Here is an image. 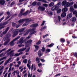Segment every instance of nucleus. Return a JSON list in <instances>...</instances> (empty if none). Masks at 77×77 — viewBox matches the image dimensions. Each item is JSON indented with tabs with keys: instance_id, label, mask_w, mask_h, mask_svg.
<instances>
[{
	"instance_id": "nucleus-1",
	"label": "nucleus",
	"mask_w": 77,
	"mask_h": 77,
	"mask_svg": "<svg viewBox=\"0 0 77 77\" xmlns=\"http://www.w3.org/2000/svg\"><path fill=\"white\" fill-rule=\"evenodd\" d=\"M25 21H26V23L23 25V27H24L26 26H27V25L29 24V22H30V19H21L18 21V23L20 25L17 26L16 27L17 28L19 27L20 26L24 23Z\"/></svg>"
},
{
	"instance_id": "nucleus-2",
	"label": "nucleus",
	"mask_w": 77,
	"mask_h": 77,
	"mask_svg": "<svg viewBox=\"0 0 77 77\" xmlns=\"http://www.w3.org/2000/svg\"><path fill=\"white\" fill-rule=\"evenodd\" d=\"M11 51V49H10L8 50L6 52L7 53L8 55H10V56H20V54H22V53L20 52L19 54H14V53H12L14 51V50H12L11 52L10 51Z\"/></svg>"
},
{
	"instance_id": "nucleus-3",
	"label": "nucleus",
	"mask_w": 77,
	"mask_h": 77,
	"mask_svg": "<svg viewBox=\"0 0 77 77\" xmlns=\"http://www.w3.org/2000/svg\"><path fill=\"white\" fill-rule=\"evenodd\" d=\"M26 29V28H24L21 29L20 30V29H16L14 30V34L13 35V37H15L18 34V32H20V33L19 34V35H21L22 34H23L22 32L24 31V30Z\"/></svg>"
},
{
	"instance_id": "nucleus-4",
	"label": "nucleus",
	"mask_w": 77,
	"mask_h": 77,
	"mask_svg": "<svg viewBox=\"0 0 77 77\" xmlns=\"http://www.w3.org/2000/svg\"><path fill=\"white\" fill-rule=\"evenodd\" d=\"M10 36L11 35L8 34V35L5 36L3 38V40H4V41H6H6L4 44V45H6L8 44V43L9 42L10 40V39L9 38H10Z\"/></svg>"
},
{
	"instance_id": "nucleus-5",
	"label": "nucleus",
	"mask_w": 77,
	"mask_h": 77,
	"mask_svg": "<svg viewBox=\"0 0 77 77\" xmlns=\"http://www.w3.org/2000/svg\"><path fill=\"white\" fill-rule=\"evenodd\" d=\"M68 9L67 8H63L62 9L63 13L61 14V16L62 18H64V17H65L66 15V12L68 11Z\"/></svg>"
},
{
	"instance_id": "nucleus-6",
	"label": "nucleus",
	"mask_w": 77,
	"mask_h": 77,
	"mask_svg": "<svg viewBox=\"0 0 77 77\" xmlns=\"http://www.w3.org/2000/svg\"><path fill=\"white\" fill-rule=\"evenodd\" d=\"M31 32L30 33V35H32L33 34H34V33H35L36 32V31H35V29L33 28V29H29L26 32V34H25L24 35H26L27 34H28L29 33V32Z\"/></svg>"
},
{
	"instance_id": "nucleus-7",
	"label": "nucleus",
	"mask_w": 77,
	"mask_h": 77,
	"mask_svg": "<svg viewBox=\"0 0 77 77\" xmlns=\"http://www.w3.org/2000/svg\"><path fill=\"white\" fill-rule=\"evenodd\" d=\"M69 11L71 12H73L74 15L75 14V17H77V11L76 10L74 11L73 7H71L69 8Z\"/></svg>"
},
{
	"instance_id": "nucleus-8",
	"label": "nucleus",
	"mask_w": 77,
	"mask_h": 77,
	"mask_svg": "<svg viewBox=\"0 0 77 77\" xmlns=\"http://www.w3.org/2000/svg\"><path fill=\"white\" fill-rule=\"evenodd\" d=\"M25 11V9H21V11L20 12V14H19V16H21V15H26L29 11H26L25 13H23L24 11Z\"/></svg>"
},
{
	"instance_id": "nucleus-9",
	"label": "nucleus",
	"mask_w": 77,
	"mask_h": 77,
	"mask_svg": "<svg viewBox=\"0 0 77 77\" xmlns=\"http://www.w3.org/2000/svg\"><path fill=\"white\" fill-rule=\"evenodd\" d=\"M20 38V36H19L17 37V38H16L14 39L10 43V45L12 46V45H14V44H15V42H14V41H16V40H17V39H18L19 38Z\"/></svg>"
},
{
	"instance_id": "nucleus-10",
	"label": "nucleus",
	"mask_w": 77,
	"mask_h": 77,
	"mask_svg": "<svg viewBox=\"0 0 77 77\" xmlns=\"http://www.w3.org/2000/svg\"><path fill=\"white\" fill-rule=\"evenodd\" d=\"M7 24H8L7 22H4V23H0V26H2V27H0V30L2 29H3V28L5 27V26L4 25H6Z\"/></svg>"
},
{
	"instance_id": "nucleus-11",
	"label": "nucleus",
	"mask_w": 77,
	"mask_h": 77,
	"mask_svg": "<svg viewBox=\"0 0 77 77\" xmlns=\"http://www.w3.org/2000/svg\"><path fill=\"white\" fill-rule=\"evenodd\" d=\"M66 0H64L62 2L61 5L62 6H64L65 8H67V2Z\"/></svg>"
},
{
	"instance_id": "nucleus-12",
	"label": "nucleus",
	"mask_w": 77,
	"mask_h": 77,
	"mask_svg": "<svg viewBox=\"0 0 77 77\" xmlns=\"http://www.w3.org/2000/svg\"><path fill=\"white\" fill-rule=\"evenodd\" d=\"M38 10H40L41 11H44L45 9V8L43 6H41L38 7Z\"/></svg>"
},
{
	"instance_id": "nucleus-13",
	"label": "nucleus",
	"mask_w": 77,
	"mask_h": 77,
	"mask_svg": "<svg viewBox=\"0 0 77 77\" xmlns=\"http://www.w3.org/2000/svg\"><path fill=\"white\" fill-rule=\"evenodd\" d=\"M32 42V40H28L26 44H28V45H26V47H27L29 46H30V44H31Z\"/></svg>"
},
{
	"instance_id": "nucleus-14",
	"label": "nucleus",
	"mask_w": 77,
	"mask_h": 77,
	"mask_svg": "<svg viewBox=\"0 0 77 77\" xmlns=\"http://www.w3.org/2000/svg\"><path fill=\"white\" fill-rule=\"evenodd\" d=\"M57 8H58V7H57V5H54V6L51 8V10L53 11H55V10H57Z\"/></svg>"
},
{
	"instance_id": "nucleus-15",
	"label": "nucleus",
	"mask_w": 77,
	"mask_h": 77,
	"mask_svg": "<svg viewBox=\"0 0 77 77\" xmlns=\"http://www.w3.org/2000/svg\"><path fill=\"white\" fill-rule=\"evenodd\" d=\"M73 4V2H72L70 3L67 2L66 6L67 7V8H68V7H69V6H72Z\"/></svg>"
},
{
	"instance_id": "nucleus-16",
	"label": "nucleus",
	"mask_w": 77,
	"mask_h": 77,
	"mask_svg": "<svg viewBox=\"0 0 77 77\" xmlns=\"http://www.w3.org/2000/svg\"><path fill=\"white\" fill-rule=\"evenodd\" d=\"M76 20H77V19L75 17H73L71 19V21H72L73 23H74V22H75V21H76Z\"/></svg>"
},
{
	"instance_id": "nucleus-17",
	"label": "nucleus",
	"mask_w": 77,
	"mask_h": 77,
	"mask_svg": "<svg viewBox=\"0 0 77 77\" xmlns=\"http://www.w3.org/2000/svg\"><path fill=\"white\" fill-rule=\"evenodd\" d=\"M23 39L24 38L23 37H22L19 41V43L20 44H23L24 42V41H23Z\"/></svg>"
},
{
	"instance_id": "nucleus-18",
	"label": "nucleus",
	"mask_w": 77,
	"mask_h": 77,
	"mask_svg": "<svg viewBox=\"0 0 77 77\" xmlns=\"http://www.w3.org/2000/svg\"><path fill=\"white\" fill-rule=\"evenodd\" d=\"M5 1L4 0H0V4L1 5H3L5 3Z\"/></svg>"
},
{
	"instance_id": "nucleus-19",
	"label": "nucleus",
	"mask_w": 77,
	"mask_h": 77,
	"mask_svg": "<svg viewBox=\"0 0 77 77\" xmlns=\"http://www.w3.org/2000/svg\"><path fill=\"white\" fill-rule=\"evenodd\" d=\"M33 69H34V71H35V70H36V66H35V65L32 64L31 66V71H32Z\"/></svg>"
},
{
	"instance_id": "nucleus-20",
	"label": "nucleus",
	"mask_w": 77,
	"mask_h": 77,
	"mask_svg": "<svg viewBox=\"0 0 77 77\" xmlns=\"http://www.w3.org/2000/svg\"><path fill=\"white\" fill-rule=\"evenodd\" d=\"M9 27H7V29H6L3 32V35H5V34H6V33H7V32H8V30H9Z\"/></svg>"
},
{
	"instance_id": "nucleus-21",
	"label": "nucleus",
	"mask_w": 77,
	"mask_h": 77,
	"mask_svg": "<svg viewBox=\"0 0 77 77\" xmlns=\"http://www.w3.org/2000/svg\"><path fill=\"white\" fill-rule=\"evenodd\" d=\"M38 55L39 56H41L42 55V51H39L38 52Z\"/></svg>"
},
{
	"instance_id": "nucleus-22",
	"label": "nucleus",
	"mask_w": 77,
	"mask_h": 77,
	"mask_svg": "<svg viewBox=\"0 0 77 77\" xmlns=\"http://www.w3.org/2000/svg\"><path fill=\"white\" fill-rule=\"evenodd\" d=\"M12 59V58H9L8 60H7L6 61L4 65H6L7 63L11 60V59Z\"/></svg>"
},
{
	"instance_id": "nucleus-23",
	"label": "nucleus",
	"mask_w": 77,
	"mask_h": 77,
	"mask_svg": "<svg viewBox=\"0 0 77 77\" xmlns=\"http://www.w3.org/2000/svg\"><path fill=\"white\" fill-rule=\"evenodd\" d=\"M72 17V14L71 13L68 14L67 15L68 18H71Z\"/></svg>"
},
{
	"instance_id": "nucleus-24",
	"label": "nucleus",
	"mask_w": 77,
	"mask_h": 77,
	"mask_svg": "<svg viewBox=\"0 0 77 77\" xmlns=\"http://www.w3.org/2000/svg\"><path fill=\"white\" fill-rule=\"evenodd\" d=\"M26 49V48H23L22 49H19L17 51V52H20V51H24Z\"/></svg>"
},
{
	"instance_id": "nucleus-25",
	"label": "nucleus",
	"mask_w": 77,
	"mask_h": 77,
	"mask_svg": "<svg viewBox=\"0 0 77 77\" xmlns=\"http://www.w3.org/2000/svg\"><path fill=\"white\" fill-rule=\"evenodd\" d=\"M57 14H59L61 12H62V10L61 9H59V8H57Z\"/></svg>"
},
{
	"instance_id": "nucleus-26",
	"label": "nucleus",
	"mask_w": 77,
	"mask_h": 77,
	"mask_svg": "<svg viewBox=\"0 0 77 77\" xmlns=\"http://www.w3.org/2000/svg\"><path fill=\"white\" fill-rule=\"evenodd\" d=\"M38 24H35L32 25V26L33 27H38Z\"/></svg>"
},
{
	"instance_id": "nucleus-27",
	"label": "nucleus",
	"mask_w": 77,
	"mask_h": 77,
	"mask_svg": "<svg viewBox=\"0 0 77 77\" xmlns=\"http://www.w3.org/2000/svg\"><path fill=\"white\" fill-rule=\"evenodd\" d=\"M7 14L8 15V17H8L6 18V20H7V19H8L9 18V17H11V14H10V12H9V11L7 12Z\"/></svg>"
},
{
	"instance_id": "nucleus-28",
	"label": "nucleus",
	"mask_w": 77,
	"mask_h": 77,
	"mask_svg": "<svg viewBox=\"0 0 77 77\" xmlns=\"http://www.w3.org/2000/svg\"><path fill=\"white\" fill-rule=\"evenodd\" d=\"M54 5V3L53 2H51L49 4V7H51L53 6Z\"/></svg>"
},
{
	"instance_id": "nucleus-29",
	"label": "nucleus",
	"mask_w": 77,
	"mask_h": 77,
	"mask_svg": "<svg viewBox=\"0 0 77 77\" xmlns=\"http://www.w3.org/2000/svg\"><path fill=\"white\" fill-rule=\"evenodd\" d=\"M6 58H7V57H3V58H1L0 59V62H1L2 61V60H6Z\"/></svg>"
},
{
	"instance_id": "nucleus-30",
	"label": "nucleus",
	"mask_w": 77,
	"mask_h": 77,
	"mask_svg": "<svg viewBox=\"0 0 77 77\" xmlns=\"http://www.w3.org/2000/svg\"><path fill=\"white\" fill-rule=\"evenodd\" d=\"M36 61L38 63H39V62H40V61H39V58L37 57L36 59Z\"/></svg>"
},
{
	"instance_id": "nucleus-31",
	"label": "nucleus",
	"mask_w": 77,
	"mask_h": 77,
	"mask_svg": "<svg viewBox=\"0 0 77 77\" xmlns=\"http://www.w3.org/2000/svg\"><path fill=\"white\" fill-rule=\"evenodd\" d=\"M19 69L20 70V72H22L23 71V66H21L19 67Z\"/></svg>"
},
{
	"instance_id": "nucleus-32",
	"label": "nucleus",
	"mask_w": 77,
	"mask_h": 77,
	"mask_svg": "<svg viewBox=\"0 0 77 77\" xmlns=\"http://www.w3.org/2000/svg\"><path fill=\"white\" fill-rule=\"evenodd\" d=\"M47 29V26H45L44 27L42 28L41 29V31H43V30H44V29Z\"/></svg>"
},
{
	"instance_id": "nucleus-33",
	"label": "nucleus",
	"mask_w": 77,
	"mask_h": 77,
	"mask_svg": "<svg viewBox=\"0 0 77 77\" xmlns=\"http://www.w3.org/2000/svg\"><path fill=\"white\" fill-rule=\"evenodd\" d=\"M18 72L17 70H16V71H15L14 72L12 73V74L14 75H15V73H17V72Z\"/></svg>"
},
{
	"instance_id": "nucleus-34",
	"label": "nucleus",
	"mask_w": 77,
	"mask_h": 77,
	"mask_svg": "<svg viewBox=\"0 0 77 77\" xmlns=\"http://www.w3.org/2000/svg\"><path fill=\"white\" fill-rule=\"evenodd\" d=\"M27 60L25 59L23 60V63H26L27 62Z\"/></svg>"
},
{
	"instance_id": "nucleus-35",
	"label": "nucleus",
	"mask_w": 77,
	"mask_h": 77,
	"mask_svg": "<svg viewBox=\"0 0 77 77\" xmlns=\"http://www.w3.org/2000/svg\"><path fill=\"white\" fill-rule=\"evenodd\" d=\"M50 51H51L50 49H48L46 51V53H49V52H50Z\"/></svg>"
},
{
	"instance_id": "nucleus-36",
	"label": "nucleus",
	"mask_w": 77,
	"mask_h": 77,
	"mask_svg": "<svg viewBox=\"0 0 77 77\" xmlns=\"http://www.w3.org/2000/svg\"><path fill=\"white\" fill-rule=\"evenodd\" d=\"M54 45V44L53 43H52L49 45H48V47H52L53 46V45Z\"/></svg>"
},
{
	"instance_id": "nucleus-37",
	"label": "nucleus",
	"mask_w": 77,
	"mask_h": 77,
	"mask_svg": "<svg viewBox=\"0 0 77 77\" xmlns=\"http://www.w3.org/2000/svg\"><path fill=\"white\" fill-rule=\"evenodd\" d=\"M60 41L61 42H64L65 41V39L62 38L60 39Z\"/></svg>"
},
{
	"instance_id": "nucleus-38",
	"label": "nucleus",
	"mask_w": 77,
	"mask_h": 77,
	"mask_svg": "<svg viewBox=\"0 0 77 77\" xmlns=\"http://www.w3.org/2000/svg\"><path fill=\"white\" fill-rule=\"evenodd\" d=\"M6 50V48H4L2 50H1L0 51V53H2V51H5V50Z\"/></svg>"
},
{
	"instance_id": "nucleus-39",
	"label": "nucleus",
	"mask_w": 77,
	"mask_h": 77,
	"mask_svg": "<svg viewBox=\"0 0 77 77\" xmlns=\"http://www.w3.org/2000/svg\"><path fill=\"white\" fill-rule=\"evenodd\" d=\"M60 4H61V3L60 2H59L58 3L57 5H56L57 6L58 8H59V6H60Z\"/></svg>"
},
{
	"instance_id": "nucleus-40",
	"label": "nucleus",
	"mask_w": 77,
	"mask_h": 77,
	"mask_svg": "<svg viewBox=\"0 0 77 77\" xmlns=\"http://www.w3.org/2000/svg\"><path fill=\"white\" fill-rule=\"evenodd\" d=\"M45 48L43 47L42 48V49L41 50V51H42V52H44V51H45Z\"/></svg>"
},
{
	"instance_id": "nucleus-41",
	"label": "nucleus",
	"mask_w": 77,
	"mask_h": 77,
	"mask_svg": "<svg viewBox=\"0 0 77 77\" xmlns=\"http://www.w3.org/2000/svg\"><path fill=\"white\" fill-rule=\"evenodd\" d=\"M76 4H74L73 6L74 7V8H75V9H77V2H76Z\"/></svg>"
},
{
	"instance_id": "nucleus-42",
	"label": "nucleus",
	"mask_w": 77,
	"mask_h": 77,
	"mask_svg": "<svg viewBox=\"0 0 77 77\" xmlns=\"http://www.w3.org/2000/svg\"><path fill=\"white\" fill-rule=\"evenodd\" d=\"M36 2H33L32 3V6H35L36 4Z\"/></svg>"
},
{
	"instance_id": "nucleus-43",
	"label": "nucleus",
	"mask_w": 77,
	"mask_h": 77,
	"mask_svg": "<svg viewBox=\"0 0 77 77\" xmlns=\"http://www.w3.org/2000/svg\"><path fill=\"white\" fill-rule=\"evenodd\" d=\"M4 68V66H2L0 69V71H3V69Z\"/></svg>"
},
{
	"instance_id": "nucleus-44",
	"label": "nucleus",
	"mask_w": 77,
	"mask_h": 77,
	"mask_svg": "<svg viewBox=\"0 0 77 77\" xmlns=\"http://www.w3.org/2000/svg\"><path fill=\"white\" fill-rule=\"evenodd\" d=\"M15 4V2H12L10 5V7H12V6H13V5H14Z\"/></svg>"
},
{
	"instance_id": "nucleus-45",
	"label": "nucleus",
	"mask_w": 77,
	"mask_h": 77,
	"mask_svg": "<svg viewBox=\"0 0 77 77\" xmlns=\"http://www.w3.org/2000/svg\"><path fill=\"white\" fill-rule=\"evenodd\" d=\"M60 19H61V18L60 17V16H58V21H60Z\"/></svg>"
},
{
	"instance_id": "nucleus-46",
	"label": "nucleus",
	"mask_w": 77,
	"mask_h": 77,
	"mask_svg": "<svg viewBox=\"0 0 77 77\" xmlns=\"http://www.w3.org/2000/svg\"><path fill=\"white\" fill-rule=\"evenodd\" d=\"M34 46L35 47V48L36 50H38V49L39 48V46H38L34 45Z\"/></svg>"
},
{
	"instance_id": "nucleus-47",
	"label": "nucleus",
	"mask_w": 77,
	"mask_h": 77,
	"mask_svg": "<svg viewBox=\"0 0 77 77\" xmlns=\"http://www.w3.org/2000/svg\"><path fill=\"white\" fill-rule=\"evenodd\" d=\"M27 66L29 68V69H30L31 67H30V64H27Z\"/></svg>"
},
{
	"instance_id": "nucleus-48",
	"label": "nucleus",
	"mask_w": 77,
	"mask_h": 77,
	"mask_svg": "<svg viewBox=\"0 0 77 77\" xmlns=\"http://www.w3.org/2000/svg\"><path fill=\"white\" fill-rule=\"evenodd\" d=\"M48 14H49V15H52L53 14V12H51V11H49L48 12Z\"/></svg>"
},
{
	"instance_id": "nucleus-49",
	"label": "nucleus",
	"mask_w": 77,
	"mask_h": 77,
	"mask_svg": "<svg viewBox=\"0 0 77 77\" xmlns=\"http://www.w3.org/2000/svg\"><path fill=\"white\" fill-rule=\"evenodd\" d=\"M41 42L40 41H38V42L36 43V44H37V45H38V44H41Z\"/></svg>"
},
{
	"instance_id": "nucleus-50",
	"label": "nucleus",
	"mask_w": 77,
	"mask_h": 77,
	"mask_svg": "<svg viewBox=\"0 0 77 77\" xmlns=\"http://www.w3.org/2000/svg\"><path fill=\"white\" fill-rule=\"evenodd\" d=\"M42 2L43 3H48V2H47L46 0H42Z\"/></svg>"
},
{
	"instance_id": "nucleus-51",
	"label": "nucleus",
	"mask_w": 77,
	"mask_h": 77,
	"mask_svg": "<svg viewBox=\"0 0 77 77\" xmlns=\"http://www.w3.org/2000/svg\"><path fill=\"white\" fill-rule=\"evenodd\" d=\"M26 72H27V70H25L24 71H23V72H22V73L23 74H26Z\"/></svg>"
},
{
	"instance_id": "nucleus-52",
	"label": "nucleus",
	"mask_w": 77,
	"mask_h": 77,
	"mask_svg": "<svg viewBox=\"0 0 77 77\" xmlns=\"http://www.w3.org/2000/svg\"><path fill=\"white\" fill-rule=\"evenodd\" d=\"M30 47L29 48L27 49L26 50V52H29L30 50Z\"/></svg>"
},
{
	"instance_id": "nucleus-53",
	"label": "nucleus",
	"mask_w": 77,
	"mask_h": 77,
	"mask_svg": "<svg viewBox=\"0 0 77 77\" xmlns=\"http://www.w3.org/2000/svg\"><path fill=\"white\" fill-rule=\"evenodd\" d=\"M41 5V4L40 2H38L37 4V6H40Z\"/></svg>"
},
{
	"instance_id": "nucleus-54",
	"label": "nucleus",
	"mask_w": 77,
	"mask_h": 77,
	"mask_svg": "<svg viewBox=\"0 0 77 77\" xmlns=\"http://www.w3.org/2000/svg\"><path fill=\"white\" fill-rule=\"evenodd\" d=\"M43 6H45V7H47L48 6V5L47 4H43Z\"/></svg>"
},
{
	"instance_id": "nucleus-55",
	"label": "nucleus",
	"mask_w": 77,
	"mask_h": 77,
	"mask_svg": "<svg viewBox=\"0 0 77 77\" xmlns=\"http://www.w3.org/2000/svg\"><path fill=\"white\" fill-rule=\"evenodd\" d=\"M40 60H41V62H45V60L43 59H41Z\"/></svg>"
},
{
	"instance_id": "nucleus-56",
	"label": "nucleus",
	"mask_w": 77,
	"mask_h": 77,
	"mask_svg": "<svg viewBox=\"0 0 77 77\" xmlns=\"http://www.w3.org/2000/svg\"><path fill=\"white\" fill-rule=\"evenodd\" d=\"M74 55L75 56V57H77V53H74Z\"/></svg>"
},
{
	"instance_id": "nucleus-57",
	"label": "nucleus",
	"mask_w": 77,
	"mask_h": 77,
	"mask_svg": "<svg viewBox=\"0 0 77 77\" xmlns=\"http://www.w3.org/2000/svg\"><path fill=\"white\" fill-rule=\"evenodd\" d=\"M18 65H21V62L20 61H18L17 62Z\"/></svg>"
},
{
	"instance_id": "nucleus-58",
	"label": "nucleus",
	"mask_w": 77,
	"mask_h": 77,
	"mask_svg": "<svg viewBox=\"0 0 77 77\" xmlns=\"http://www.w3.org/2000/svg\"><path fill=\"white\" fill-rule=\"evenodd\" d=\"M45 21H43V23L41 25V26H44V23H45Z\"/></svg>"
},
{
	"instance_id": "nucleus-59",
	"label": "nucleus",
	"mask_w": 77,
	"mask_h": 77,
	"mask_svg": "<svg viewBox=\"0 0 77 77\" xmlns=\"http://www.w3.org/2000/svg\"><path fill=\"white\" fill-rule=\"evenodd\" d=\"M61 74L60 73H59L58 74H57L55 75V77H57L59 75H60Z\"/></svg>"
},
{
	"instance_id": "nucleus-60",
	"label": "nucleus",
	"mask_w": 77,
	"mask_h": 77,
	"mask_svg": "<svg viewBox=\"0 0 77 77\" xmlns=\"http://www.w3.org/2000/svg\"><path fill=\"white\" fill-rule=\"evenodd\" d=\"M49 41V40L48 39H47L46 40H44L43 42H48Z\"/></svg>"
},
{
	"instance_id": "nucleus-61",
	"label": "nucleus",
	"mask_w": 77,
	"mask_h": 77,
	"mask_svg": "<svg viewBox=\"0 0 77 77\" xmlns=\"http://www.w3.org/2000/svg\"><path fill=\"white\" fill-rule=\"evenodd\" d=\"M12 25L13 26H15V25H16V24H15V23H12Z\"/></svg>"
},
{
	"instance_id": "nucleus-62",
	"label": "nucleus",
	"mask_w": 77,
	"mask_h": 77,
	"mask_svg": "<svg viewBox=\"0 0 77 77\" xmlns=\"http://www.w3.org/2000/svg\"><path fill=\"white\" fill-rule=\"evenodd\" d=\"M38 66H39V67H40V66H42V63H39L38 64Z\"/></svg>"
},
{
	"instance_id": "nucleus-63",
	"label": "nucleus",
	"mask_w": 77,
	"mask_h": 77,
	"mask_svg": "<svg viewBox=\"0 0 77 77\" xmlns=\"http://www.w3.org/2000/svg\"><path fill=\"white\" fill-rule=\"evenodd\" d=\"M4 19V17H3L0 20V22H1V21H2V20H3Z\"/></svg>"
},
{
	"instance_id": "nucleus-64",
	"label": "nucleus",
	"mask_w": 77,
	"mask_h": 77,
	"mask_svg": "<svg viewBox=\"0 0 77 77\" xmlns=\"http://www.w3.org/2000/svg\"><path fill=\"white\" fill-rule=\"evenodd\" d=\"M11 73H9L8 75V77H10V76L11 75Z\"/></svg>"
}]
</instances>
